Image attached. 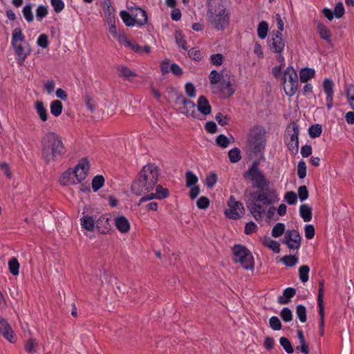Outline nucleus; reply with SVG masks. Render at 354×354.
Wrapping results in <instances>:
<instances>
[{
  "label": "nucleus",
  "mask_w": 354,
  "mask_h": 354,
  "mask_svg": "<svg viewBox=\"0 0 354 354\" xmlns=\"http://www.w3.org/2000/svg\"><path fill=\"white\" fill-rule=\"evenodd\" d=\"M158 175V169L155 164L149 163L145 165L131 185L133 194L140 196L151 191L157 184Z\"/></svg>",
  "instance_id": "obj_1"
},
{
  "label": "nucleus",
  "mask_w": 354,
  "mask_h": 354,
  "mask_svg": "<svg viewBox=\"0 0 354 354\" xmlns=\"http://www.w3.org/2000/svg\"><path fill=\"white\" fill-rule=\"evenodd\" d=\"M41 155L46 163L56 160L65 153L64 145L61 137L55 132H48L41 142Z\"/></svg>",
  "instance_id": "obj_2"
},
{
  "label": "nucleus",
  "mask_w": 354,
  "mask_h": 354,
  "mask_svg": "<svg viewBox=\"0 0 354 354\" xmlns=\"http://www.w3.org/2000/svg\"><path fill=\"white\" fill-rule=\"evenodd\" d=\"M11 46L16 55L19 64H24L31 50L28 44L26 41L25 35L19 28H16L12 33Z\"/></svg>",
  "instance_id": "obj_3"
},
{
  "label": "nucleus",
  "mask_w": 354,
  "mask_h": 354,
  "mask_svg": "<svg viewBox=\"0 0 354 354\" xmlns=\"http://www.w3.org/2000/svg\"><path fill=\"white\" fill-rule=\"evenodd\" d=\"M208 19L218 30L225 29L229 24V14L224 6L220 3L210 6L208 10Z\"/></svg>",
  "instance_id": "obj_4"
},
{
  "label": "nucleus",
  "mask_w": 354,
  "mask_h": 354,
  "mask_svg": "<svg viewBox=\"0 0 354 354\" xmlns=\"http://www.w3.org/2000/svg\"><path fill=\"white\" fill-rule=\"evenodd\" d=\"M233 260L247 270L254 268V259L252 252L245 246L235 245L232 248Z\"/></svg>",
  "instance_id": "obj_5"
},
{
  "label": "nucleus",
  "mask_w": 354,
  "mask_h": 354,
  "mask_svg": "<svg viewBox=\"0 0 354 354\" xmlns=\"http://www.w3.org/2000/svg\"><path fill=\"white\" fill-rule=\"evenodd\" d=\"M283 88L286 95L292 97L298 90V75L292 66L286 68L281 76Z\"/></svg>",
  "instance_id": "obj_6"
},
{
  "label": "nucleus",
  "mask_w": 354,
  "mask_h": 354,
  "mask_svg": "<svg viewBox=\"0 0 354 354\" xmlns=\"http://www.w3.org/2000/svg\"><path fill=\"white\" fill-rule=\"evenodd\" d=\"M244 178L251 181L253 185L257 188H263L270 185V180L266 177L263 171L260 170L259 164L255 162L245 173Z\"/></svg>",
  "instance_id": "obj_7"
},
{
  "label": "nucleus",
  "mask_w": 354,
  "mask_h": 354,
  "mask_svg": "<svg viewBox=\"0 0 354 354\" xmlns=\"http://www.w3.org/2000/svg\"><path fill=\"white\" fill-rule=\"evenodd\" d=\"M248 144L254 153L262 152L266 144L264 131L259 127L252 128L249 133Z\"/></svg>",
  "instance_id": "obj_8"
},
{
  "label": "nucleus",
  "mask_w": 354,
  "mask_h": 354,
  "mask_svg": "<svg viewBox=\"0 0 354 354\" xmlns=\"http://www.w3.org/2000/svg\"><path fill=\"white\" fill-rule=\"evenodd\" d=\"M299 126L296 122L290 123L285 132V143L289 150L296 153L299 150Z\"/></svg>",
  "instance_id": "obj_9"
},
{
  "label": "nucleus",
  "mask_w": 354,
  "mask_h": 354,
  "mask_svg": "<svg viewBox=\"0 0 354 354\" xmlns=\"http://www.w3.org/2000/svg\"><path fill=\"white\" fill-rule=\"evenodd\" d=\"M228 209L225 211V215L231 219L241 218L245 212V209L241 203L236 201L233 196H231L227 202Z\"/></svg>",
  "instance_id": "obj_10"
},
{
  "label": "nucleus",
  "mask_w": 354,
  "mask_h": 354,
  "mask_svg": "<svg viewBox=\"0 0 354 354\" xmlns=\"http://www.w3.org/2000/svg\"><path fill=\"white\" fill-rule=\"evenodd\" d=\"M177 104H181V106L179 108L180 111L185 116L203 120L196 111V106L193 102L186 100L184 97H179L177 99Z\"/></svg>",
  "instance_id": "obj_11"
},
{
  "label": "nucleus",
  "mask_w": 354,
  "mask_h": 354,
  "mask_svg": "<svg viewBox=\"0 0 354 354\" xmlns=\"http://www.w3.org/2000/svg\"><path fill=\"white\" fill-rule=\"evenodd\" d=\"M301 237L296 230H289L286 232L282 243L292 250H297L301 246Z\"/></svg>",
  "instance_id": "obj_12"
},
{
  "label": "nucleus",
  "mask_w": 354,
  "mask_h": 354,
  "mask_svg": "<svg viewBox=\"0 0 354 354\" xmlns=\"http://www.w3.org/2000/svg\"><path fill=\"white\" fill-rule=\"evenodd\" d=\"M73 169L81 183L86 179L91 169V162L88 158L80 159Z\"/></svg>",
  "instance_id": "obj_13"
},
{
  "label": "nucleus",
  "mask_w": 354,
  "mask_h": 354,
  "mask_svg": "<svg viewBox=\"0 0 354 354\" xmlns=\"http://www.w3.org/2000/svg\"><path fill=\"white\" fill-rule=\"evenodd\" d=\"M268 46L272 52L283 53L286 44L280 31L272 32V37L268 41Z\"/></svg>",
  "instance_id": "obj_14"
},
{
  "label": "nucleus",
  "mask_w": 354,
  "mask_h": 354,
  "mask_svg": "<svg viewBox=\"0 0 354 354\" xmlns=\"http://www.w3.org/2000/svg\"><path fill=\"white\" fill-rule=\"evenodd\" d=\"M59 182L63 186L76 185L81 183L73 168H69L63 172Z\"/></svg>",
  "instance_id": "obj_15"
},
{
  "label": "nucleus",
  "mask_w": 354,
  "mask_h": 354,
  "mask_svg": "<svg viewBox=\"0 0 354 354\" xmlns=\"http://www.w3.org/2000/svg\"><path fill=\"white\" fill-rule=\"evenodd\" d=\"M0 334L9 342L13 344L17 341V336L15 334L11 326L3 318L0 317Z\"/></svg>",
  "instance_id": "obj_16"
},
{
  "label": "nucleus",
  "mask_w": 354,
  "mask_h": 354,
  "mask_svg": "<svg viewBox=\"0 0 354 354\" xmlns=\"http://www.w3.org/2000/svg\"><path fill=\"white\" fill-rule=\"evenodd\" d=\"M257 200L264 205L274 204L279 201V194L274 190H270L267 192H259L257 193Z\"/></svg>",
  "instance_id": "obj_17"
},
{
  "label": "nucleus",
  "mask_w": 354,
  "mask_h": 354,
  "mask_svg": "<svg viewBox=\"0 0 354 354\" xmlns=\"http://www.w3.org/2000/svg\"><path fill=\"white\" fill-rule=\"evenodd\" d=\"M334 83L329 78H325L323 81V90L326 95V106L328 109H331L333 106V94H334Z\"/></svg>",
  "instance_id": "obj_18"
},
{
  "label": "nucleus",
  "mask_w": 354,
  "mask_h": 354,
  "mask_svg": "<svg viewBox=\"0 0 354 354\" xmlns=\"http://www.w3.org/2000/svg\"><path fill=\"white\" fill-rule=\"evenodd\" d=\"M115 229L121 234H127L131 230V223L129 219L122 215L117 216L113 219Z\"/></svg>",
  "instance_id": "obj_19"
},
{
  "label": "nucleus",
  "mask_w": 354,
  "mask_h": 354,
  "mask_svg": "<svg viewBox=\"0 0 354 354\" xmlns=\"http://www.w3.org/2000/svg\"><path fill=\"white\" fill-rule=\"evenodd\" d=\"M322 13L329 21H332L334 17L337 19L342 18L345 13V10L342 3L339 2L335 5L333 11L328 8H324L322 10Z\"/></svg>",
  "instance_id": "obj_20"
},
{
  "label": "nucleus",
  "mask_w": 354,
  "mask_h": 354,
  "mask_svg": "<svg viewBox=\"0 0 354 354\" xmlns=\"http://www.w3.org/2000/svg\"><path fill=\"white\" fill-rule=\"evenodd\" d=\"M80 225L84 234L87 235L88 232H94L96 228V219L92 216L84 214L80 218Z\"/></svg>",
  "instance_id": "obj_21"
},
{
  "label": "nucleus",
  "mask_w": 354,
  "mask_h": 354,
  "mask_svg": "<svg viewBox=\"0 0 354 354\" xmlns=\"http://www.w3.org/2000/svg\"><path fill=\"white\" fill-rule=\"evenodd\" d=\"M235 92V88L229 80H223V82L214 93H219L222 97H229Z\"/></svg>",
  "instance_id": "obj_22"
},
{
  "label": "nucleus",
  "mask_w": 354,
  "mask_h": 354,
  "mask_svg": "<svg viewBox=\"0 0 354 354\" xmlns=\"http://www.w3.org/2000/svg\"><path fill=\"white\" fill-rule=\"evenodd\" d=\"M96 229L102 234H106L111 230L110 219L106 214H102L96 219Z\"/></svg>",
  "instance_id": "obj_23"
},
{
  "label": "nucleus",
  "mask_w": 354,
  "mask_h": 354,
  "mask_svg": "<svg viewBox=\"0 0 354 354\" xmlns=\"http://www.w3.org/2000/svg\"><path fill=\"white\" fill-rule=\"evenodd\" d=\"M196 106V111H198V114H200L201 117L203 118V120L205 119V116L210 114L211 113V106L208 100L204 96L199 97L197 102V106Z\"/></svg>",
  "instance_id": "obj_24"
},
{
  "label": "nucleus",
  "mask_w": 354,
  "mask_h": 354,
  "mask_svg": "<svg viewBox=\"0 0 354 354\" xmlns=\"http://www.w3.org/2000/svg\"><path fill=\"white\" fill-rule=\"evenodd\" d=\"M248 208L257 221H261L266 214V207L259 203H253Z\"/></svg>",
  "instance_id": "obj_25"
},
{
  "label": "nucleus",
  "mask_w": 354,
  "mask_h": 354,
  "mask_svg": "<svg viewBox=\"0 0 354 354\" xmlns=\"http://www.w3.org/2000/svg\"><path fill=\"white\" fill-rule=\"evenodd\" d=\"M34 108L40 120L43 122H46L48 118V113L44 102L39 100L35 102Z\"/></svg>",
  "instance_id": "obj_26"
},
{
  "label": "nucleus",
  "mask_w": 354,
  "mask_h": 354,
  "mask_svg": "<svg viewBox=\"0 0 354 354\" xmlns=\"http://www.w3.org/2000/svg\"><path fill=\"white\" fill-rule=\"evenodd\" d=\"M209 82L211 84L212 89L216 91L220 84L224 80L222 73H218L216 70H212L209 75Z\"/></svg>",
  "instance_id": "obj_27"
},
{
  "label": "nucleus",
  "mask_w": 354,
  "mask_h": 354,
  "mask_svg": "<svg viewBox=\"0 0 354 354\" xmlns=\"http://www.w3.org/2000/svg\"><path fill=\"white\" fill-rule=\"evenodd\" d=\"M133 16L135 24L142 26L147 23V15L146 12L141 8H136L133 10Z\"/></svg>",
  "instance_id": "obj_28"
},
{
  "label": "nucleus",
  "mask_w": 354,
  "mask_h": 354,
  "mask_svg": "<svg viewBox=\"0 0 354 354\" xmlns=\"http://www.w3.org/2000/svg\"><path fill=\"white\" fill-rule=\"evenodd\" d=\"M261 241L264 246L269 248L274 252L279 253L280 252L279 243L277 241L272 239L270 237L267 236H263L261 238Z\"/></svg>",
  "instance_id": "obj_29"
},
{
  "label": "nucleus",
  "mask_w": 354,
  "mask_h": 354,
  "mask_svg": "<svg viewBox=\"0 0 354 354\" xmlns=\"http://www.w3.org/2000/svg\"><path fill=\"white\" fill-rule=\"evenodd\" d=\"M315 71L313 68H304L299 72V78L301 82L306 83L309 80L314 77Z\"/></svg>",
  "instance_id": "obj_30"
},
{
  "label": "nucleus",
  "mask_w": 354,
  "mask_h": 354,
  "mask_svg": "<svg viewBox=\"0 0 354 354\" xmlns=\"http://www.w3.org/2000/svg\"><path fill=\"white\" fill-rule=\"evenodd\" d=\"M296 293L295 289L292 288H287L284 290L283 295L278 297V301L281 304H287L289 299Z\"/></svg>",
  "instance_id": "obj_31"
},
{
  "label": "nucleus",
  "mask_w": 354,
  "mask_h": 354,
  "mask_svg": "<svg viewBox=\"0 0 354 354\" xmlns=\"http://www.w3.org/2000/svg\"><path fill=\"white\" fill-rule=\"evenodd\" d=\"M299 214L305 222H308L312 218V209L307 204H304L300 206Z\"/></svg>",
  "instance_id": "obj_32"
},
{
  "label": "nucleus",
  "mask_w": 354,
  "mask_h": 354,
  "mask_svg": "<svg viewBox=\"0 0 354 354\" xmlns=\"http://www.w3.org/2000/svg\"><path fill=\"white\" fill-rule=\"evenodd\" d=\"M286 226L283 223H277L272 229L271 235L274 238H279L286 234Z\"/></svg>",
  "instance_id": "obj_33"
},
{
  "label": "nucleus",
  "mask_w": 354,
  "mask_h": 354,
  "mask_svg": "<svg viewBox=\"0 0 354 354\" xmlns=\"http://www.w3.org/2000/svg\"><path fill=\"white\" fill-rule=\"evenodd\" d=\"M50 109L52 115L55 117H58L62 113V103L59 100H54L50 103Z\"/></svg>",
  "instance_id": "obj_34"
},
{
  "label": "nucleus",
  "mask_w": 354,
  "mask_h": 354,
  "mask_svg": "<svg viewBox=\"0 0 354 354\" xmlns=\"http://www.w3.org/2000/svg\"><path fill=\"white\" fill-rule=\"evenodd\" d=\"M8 264L10 272L13 276L19 275L20 265L18 260L15 257H12L9 259Z\"/></svg>",
  "instance_id": "obj_35"
},
{
  "label": "nucleus",
  "mask_w": 354,
  "mask_h": 354,
  "mask_svg": "<svg viewBox=\"0 0 354 354\" xmlns=\"http://www.w3.org/2000/svg\"><path fill=\"white\" fill-rule=\"evenodd\" d=\"M32 6L33 4L28 3L26 5L22 10L24 17L28 23H32L34 21Z\"/></svg>",
  "instance_id": "obj_36"
},
{
  "label": "nucleus",
  "mask_w": 354,
  "mask_h": 354,
  "mask_svg": "<svg viewBox=\"0 0 354 354\" xmlns=\"http://www.w3.org/2000/svg\"><path fill=\"white\" fill-rule=\"evenodd\" d=\"M37 346L38 341L35 338H29L25 342L24 349L29 353H33L37 352Z\"/></svg>",
  "instance_id": "obj_37"
},
{
  "label": "nucleus",
  "mask_w": 354,
  "mask_h": 354,
  "mask_svg": "<svg viewBox=\"0 0 354 354\" xmlns=\"http://www.w3.org/2000/svg\"><path fill=\"white\" fill-rule=\"evenodd\" d=\"M317 32L320 37L327 41H330L331 34L328 28L322 24L317 26Z\"/></svg>",
  "instance_id": "obj_38"
},
{
  "label": "nucleus",
  "mask_w": 354,
  "mask_h": 354,
  "mask_svg": "<svg viewBox=\"0 0 354 354\" xmlns=\"http://www.w3.org/2000/svg\"><path fill=\"white\" fill-rule=\"evenodd\" d=\"M268 24L265 21H261L257 27L258 37L261 39H266L268 35Z\"/></svg>",
  "instance_id": "obj_39"
},
{
  "label": "nucleus",
  "mask_w": 354,
  "mask_h": 354,
  "mask_svg": "<svg viewBox=\"0 0 354 354\" xmlns=\"http://www.w3.org/2000/svg\"><path fill=\"white\" fill-rule=\"evenodd\" d=\"M48 15V8L47 7V6L40 4L37 7L36 18L38 21H42L44 18H45Z\"/></svg>",
  "instance_id": "obj_40"
},
{
  "label": "nucleus",
  "mask_w": 354,
  "mask_h": 354,
  "mask_svg": "<svg viewBox=\"0 0 354 354\" xmlns=\"http://www.w3.org/2000/svg\"><path fill=\"white\" fill-rule=\"evenodd\" d=\"M120 16L126 26H133L136 25L133 14L131 15L127 11L122 10L120 12Z\"/></svg>",
  "instance_id": "obj_41"
},
{
  "label": "nucleus",
  "mask_w": 354,
  "mask_h": 354,
  "mask_svg": "<svg viewBox=\"0 0 354 354\" xmlns=\"http://www.w3.org/2000/svg\"><path fill=\"white\" fill-rule=\"evenodd\" d=\"M346 95L347 102L350 107L354 111V86L348 85L346 88Z\"/></svg>",
  "instance_id": "obj_42"
},
{
  "label": "nucleus",
  "mask_w": 354,
  "mask_h": 354,
  "mask_svg": "<svg viewBox=\"0 0 354 354\" xmlns=\"http://www.w3.org/2000/svg\"><path fill=\"white\" fill-rule=\"evenodd\" d=\"M104 178L101 175L95 176L91 183L92 189L94 192L98 191L104 184Z\"/></svg>",
  "instance_id": "obj_43"
},
{
  "label": "nucleus",
  "mask_w": 354,
  "mask_h": 354,
  "mask_svg": "<svg viewBox=\"0 0 354 354\" xmlns=\"http://www.w3.org/2000/svg\"><path fill=\"white\" fill-rule=\"evenodd\" d=\"M228 157L232 163L239 162L241 158L240 149L237 147L230 149L228 152Z\"/></svg>",
  "instance_id": "obj_44"
},
{
  "label": "nucleus",
  "mask_w": 354,
  "mask_h": 354,
  "mask_svg": "<svg viewBox=\"0 0 354 354\" xmlns=\"http://www.w3.org/2000/svg\"><path fill=\"white\" fill-rule=\"evenodd\" d=\"M186 178V186L187 187L196 185L198 178V177L191 171H187L185 174Z\"/></svg>",
  "instance_id": "obj_45"
},
{
  "label": "nucleus",
  "mask_w": 354,
  "mask_h": 354,
  "mask_svg": "<svg viewBox=\"0 0 354 354\" xmlns=\"http://www.w3.org/2000/svg\"><path fill=\"white\" fill-rule=\"evenodd\" d=\"M281 261L286 266L292 267L298 263L299 259L296 255H286L281 259Z\"/></svg>",
  "instance_id": "obj_46"
},
{
  "label": "nucleus",
  "mask_w": 354,
  "mask_h": 354,
  "mask_svg": "<svg viewBox=\"0 0 354 354\" xmlns=\"http://www.w3.org/2000/svg\"><path fill=\"white\" fill-rule=\"evenodd\" d=\"M322 126L318 124L310 126L308 129L309 136L312 138L319 137L322 134Z\"/></svg>",
  "instance_id": "obj_47"
},
{
  "label": "nucleus",
  "mask_w": 354,
  "mask_h": 354,
  "mask_svg": "<svg viewBox=\"0 0 354 354\" xmlns=\"http://www.w3.org/2000/svg\"><path fill=\"white\" fill-rule=\"evenodd\" d=\"M310 268L308 266H302L299 269V279L301 282L306 283L308 281Z\"/></svg>",
  "instance_id": "obj_48"
},
{
  "label": "nucleus",
  "mask_w": 354,
  "mask_h": 354,
  "mask_svg": "<svg viewBox=\"0 0 354 354\" xmlns=\"http://www.w3.org/2000/svg\"><path fill=\"white\" fill-rule=\"evenodd\" d=\"M118 73L120 77L126 78H130L136 75L132 71L124 66H121L118 68Z\"/></svg>",
  "instance_id": "obj_49"
},
{
  "label": "nucleus",
  "mask_w": 354,
  "mask_h": 354,
  "mask_svg": "<svg viewBox=\"0 0 354 354\" xmlns=\"http://www.w3.org/2000/svg\"><path fill=\"white\" fill-rule=\"evenodd\" d=\"M216 143L222 148H226L230 144V139L223 134H220L216 138Z\"/></svg>",
  "instance_id": "obj_50"
},
{
  "label": "nucleus",
  "mask_w": 354,
  "mask_h": 354,
  "mask_svg": "<svg viewBox=\"0 0 354 354\" xmlns=\"http://www.w3.org/2000/svg\"><path fill=\"white\" fill-rule=\"evenodd\" d=\"M217 182V176L215 173H210L208 174L205 180V185L209 187L212 188L216 184Z\"/></svg>",
  "instance_id": "obj_51"
},
{
  "label": "nucleus",
  "mask_w": 354,
  "mask_h": 354,
  "mask_svg": "<svg viewBox=\"0 0 354 354\" xmlns=\"http://www.w3.org/2000/svg\"><path fill=\"white\" fill-rule=\"evenodd\" d=\"M156 194H157L158 200H162L169 196V190L159 185L156 187Z\"/></svg>",
  "instance_id": "obj_52"
},
{
  "label": "nucleus",
  "mask_w": 354,
  "mask_h": 354,
  "mask_svg": "<svg viewBox=\"0 0 354 354\" xmlns=\"http://www.w3.org/2000/svg\"><path fill=\"white\" fill-rule=\"evenodd\" d=\"M297 316L301 322H306V309L303 305H298L296 309Z\"/></svg>",
  "instance_id": "obj_53"
},
{
  "label": "nucleus",
  "mask_w": 354,
  "mask_h": 354,
  "mask_svg": "<svg viewBox=\"0 0 354 354\" xmlns=\"http://www.w3.org/2000/svg\"><path fill=\"white\" fill-rule=\"evenodd\" d=\"M279 343L288 353L291 354L294 352V349L290 342L286 337H281L279 339Z\"/></svg>",
  "instance_id": "obj_54"
},
{
  "label": "nucleus",
  "mask_w": 354,
  "mask_h": 354,
  "mask_svg": "<svg viewBox=\"0 0 354 354\" xmlns=\"http://www.w3.org/2000/svg\"><path fill=\"white\" fill-rule=\"evenodd\" d=\"M50 5L56 13L61 12L65 7V3L62 0H50Z\"/></svg>",
  "instance_id": "obj_55"
},
{
  "label": "nucleus",
  "mask_w": 354,
  "mask_h": 354,
  "mask_svg": "<svg viewBox=\"0 0 354 354\" xmlns=\"http://www.w3.org/2000/svg\"><path fill=\"white\" fill-rule=\"evenodd\" d=\"M284 200L289 205H295L297 202V196L294 192L290 191L286 193Z\"/></svg>",
  "instance_id": "obj_56"
},
{
  "label": "nucleus",
  "mask_w": 354,
  "mask_h": 354,
  "mask_svg": "<svg viewBox=\"0 0 354 354\" xmlns=\"http://www.w3.org/2000/svg\"><path fill=\"white\" fill-rule=\"evenodd\" d=\"M270 327L274 330H279L281 328V323L276 316H272L269 320Z\"/></svg>",
  "instance_id": "obj_57"
},
{
  "label": "nucleus",
  "mask_w": 354,
  "mask_h": 354,
  "mask_svg": "<svg viewBox=\"0 0 354 354\" xmlns=\"http://www.w3.org/2000/svg\"><path fill=\"white\" fill-rule=\"evenodd\" d=\"M176 42L178 46L181 47L184 50H187L186 41L184 38V35L180 31H176L175 33Z\"/></svg>",
  "instance_id": "obj_58"
},
{
  "label": "nucleus",
  "mask_w": 354,
  "mask_h": 354,
  "mask_svg": "<svg viewBox=\"0 0 354 354\" xmlns=\"http://www.w3.org/2000/svg\"><path fill=\"white\" fill-rule=\"evenodd\" d=\"M297 175L301 179L304 178L306 176V165L304 160H300L298 163Z\"/></svg>",
  "instance_id": "obj_59"
},
{
  "label": "nucleus",
  "mask_w": 354,
  "mask_h": 354,
  "mask_svg": "<svg viewBox=\"0 0 354 354\" xmlns=\"http://www.w3.org/2000/svg\"><path fill=\"white\" fill-rule=\"evenodd\" d=\"M48 44L49 40L47 35L41 34L37 38V44L42 48H46L48 46Z\"/></svg>",
  "instance_id": "obj_60"
},
{
  "label": "nucleus",
  "mask_w": 354,
  "mask_h": 354,
  "mask_svg": "<svg viewBox=\"0 0 354 354\" xmlns=\"http://www.w3.org/2000/svg\"><path fill=\"white\" fill-rule=\"evenodd\" d=\"M196 205L198 209H205L209 205V201L207 197L201 196L197 200Z\"/></svg>",
  "instance_id": "obj_61"
},
{
  "label": "nucleus",
  "mask_w": 354,
  "mask_h": 354,
  "mask_svg": "<svg viewBox=\"0 0 354 354\" xmlns=\"http://www.w3.org/2000/svg\"><path fill=\"white\" fill-rule=\"evenodd\" d=\"M280 315L284 322H288L292 319V311L288 308H283L280 313Z\"/></svg>",
  "instance_id": "obj_62"
},
{
  "label": "nucleus",
  "mask_w": 354,
  "mask_h": 354,
  "mask_svg": "<svg viewBox=\"0 0 354 354\" xmlns=\"http://www.w3.org/2000/svg\"><path fill=\"white\" fill-rule=\"evenodd\" d=\"M85 105L91 113L94 112V111L95 110L96 102L93 99V97H91L89 95H86L85 97Z\"/></svg>",
  "instance_id": "obj_63"
},
{
  "label": "nucleus",
  "mask_w": 354,
  "mask_h": 354,
  "mask_svg": "<svg viewBox=\"0 0 354 354\" xmlns=\"http://www.w3.org/2000/svg\"><path fill=\"white\" fill-rule=\"evenodd\" d=\"M188 54L189 57L195 61L199 62L202 59V55L200 50L196 48H192L189 50Z\"/></svg>",
  "instance_id": "obj_64"
}]
</instances>
